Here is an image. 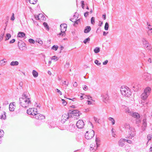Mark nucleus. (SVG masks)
Returning a JSON list of instances; mask_svg holds the SVG:
<instances>
[{
  "mask_svg": "<svg viewBox=\"0 0 152 152\" xmlns=\"http://www.w3.org/2000/svg\"><path fill=\"white\" fill-rule=\"evenodd\" d=\"M93 128V126L92 124L90 123L88 124L87 128L88 130L85 134V138L87 140H90L92 139L94 135V132L92 129Z\"/></svg>",
  "mask_w": 152,
  "mask_h": 152,
  "instance_id": "1",
  "label": "nucleus"
},
{
  "mask_svg": "<svg viewBox=\"0 0 152 152\" xmlns=\"http://www.w3.org/2000/svg\"><path fill=\"white\" fill-rule=\"evenodd\" d=\"M19 103L20 105L24 108H26L29 106L31 103L30 98H20Z\"/></svg>",
  "mask_w": 152,
  "mask_h": 152,
  "instance_id": "2",
  "label": "nucleus"
},
{
  "mask_svg": "<svg viewBox=\"0 0 152 152\" xmlns=\"http://www.w3.org/2000/svg\"><path fill=\"white\" fill-rule=\"evenodd\" d=\"M121 92L122 95L126 97H129L131 95V93L129 89L124 86L121 87Z\"/></svg>",
  "mask_w": 152,
  "mask_h": 152,
  "instance_id": "3",
  "label": "nucleus"
},
{
  "mask_svg": "<svg viewBox=\"0 0 152 152\" xmlns=\"http://www.w3.org/2000/svg\"><path fill=\"white\" fill-rule=\"evenodd\" d=\"M37 113V109L35 108H30L27 110V114L31 115H35Z\"/></svg>",
  "mask_w": 152,
  "mask_h": 152,
  "instance_id": "4",
  "label": "nucleus"
},
{
  "mask_svg": "<svg viewBox=\"0 0 152 152\" xmlns=\"http://www.w3.org/2000/svg\"><path fill=\"white\" fill-rule=\"evenodd\" d=\"M61 33L59 34V35H62L63 36L65 35V32L66 31L67 28V25L66 24H63L60 25Z\"/></svg>",
  "mask_w": 152,
  "mask_h": 152,
  "instance_id": "5",
  "label": "nucleus"
},
{
  "mask_svg": "<svg viewBox=\"0 0 152 152\" xmlns=\"http://www.w3.org/2000/svg\"><path fill=\"white\" fill-rule=\"evenodd\" d=\"M69 112L71 114L75 116L79 117L81 114L80 112L77 110H69Z\"/></svg>",
  "mask_w": 152,
  "mask_h": 152,
  "instance_id": "6",
  "label": "nucleus"
},
{
  "mask_svg": "<svg viewBox=\"0 0 152 152\" xmlns=\"http://www.w3.org/2000/svg\"><path fill=\"white\" fill-rule=\"evenodd\" d=\"M36 119L39 120H42L45 118V116L42 114L37 113L35 115Z\"/></svg>",
  "mask_w": 152,
  "mask_h": 152,
  "instance_id": "7",
  "label": "nucleus"
},
{
  "mask_svg": "<svg viewBox=\"0 0 152 152\" xmlns=\"http://www.w3.org/2000/svg\"><path fill=\"white\" fill-rule=\"evenodd\" d=\"M84 124L83 120H79L77 122L76 126L79 129H82L84 126Z\"/></svg>",
  "mask_w": 152,
  "mask_h": 152,
  "instance_id": "8",
  "label": "nucleus"
},
{
  "mask_svg": "<svg viewBox=\"0 0 152 152\" xmlns=\"http://www.w3.org/2000/svg\"><path fill=\"white\" fill-rule=\"evenodd\" d=\"M18 46L19 48L21 50L25 49L26 48V45L25 43L22 41L19 42Z\"/></svg>",
  "mask_w": 152,
  "mask_h": 152,
  "instance_id": "9",
  "label": "nucleus"
},
{
  "mask_svg": "<svg viewBox=\"0 0 152 152\" xmlns=\"http://www.w3.org/2000/svg\"><path fill=\"white\" fill-rule=\"evenodd\" d=\"M69 117V116L68 114H63L61 118V121L63 123H64Z\"/></svg>",
  "mask_w": 152,
  "mask_h": 152,
  "instance_id": "10",
  "label": "nucleus"
},
{
  "mask_svg": "<svg viewBox=\"0 0 152 152\" xmlns=\"http://www.w3.org/2000/svg\"><path fill=\"white\" fill-rule=\"evenodd\" d=\"M16 105L15 102H12L10 104L9 106V109L10 111H14Z\"/></svg>",
  "mask_w": 152,
  "mask_h": 152,
  "instance_id": "11",
  "label": "nucleus"
},
{
  "mask_svg": "<svg viewBox=\"0 0 152 152\" xmlns=\"http://www.w3.org/2000/svg\"><path fill=\"white\" fill-rule=\"evenodd\" d=\"M96 143L95 142H93L91 143L90 145V150L91 151H94L96 149V148L98 146H96Z\"/></svg>",
  "mask_w": 152,
  "mask_h": 152,
  "instance_id": "12",
  "label": "nucleus"
},
{
  "mask_svg": "<svg viewBox=\"0 0 152 152\" xmlns=\"http://www.w3.org/2000/svg\"><path fill=\"white\" fill-rule=\"evenodd\" d=\"M38 19L41 21H43L45 19V16L42 14H39L37 16Z\"/></svg>",
  "mask_w": 152,
  "mask_h": 152,
  "instance_id": "13",
  "label": "nucleus"
},
{
  "mask_svg": "<svg viewBox=\"0 0 152 152\" xmlns=\"http://www.w3.org/2000/svg\"><path fill=\"white\" fill-rule=\"evenodd\" d=\"M126 141V139H121L118 142L119 145L121 147L123 146L124 145L125 142Z\"/></svg>",
  "mask_w": 152,
  "mask_h": 152,
  "instance_id": "14",
  "label": "nucleus"
},
{
  "mask_svg": "<svg viewBox=\"0 0 152 152\" xmlns=\"http://www.w3.org/2000/svg\"><path fill=\"white\" fill-rule=\"evenodd\" d=\"M103 98V101L105 103L109 102V97L107 94H106L104 96Z\"/></svg>",
  "mask_w": 152,
  "mask_h": 152,
  "instance_id": "15",
  "label": "nucleus"
},
{
  "mask_svg": "<svg viewBox=\"0 0 152 152\" xmlns=\"http://www.w3.org/2000/svg\"><path fill=\"white\" fill-rule=\"evenodd\" d=\"M0 118L4 119L6 118L5 112H4L0 113Z\"/></svg>",
  "mask_w": 152,
  "mask_h": 152,
  "instance_id": "16",
  "label": "nucleus"
},
{
  "mask_svg": "<svg viewBox=\"0 0 152 152\" xmlns=\"http://www.w3.org/2000/svg\"><path fill=\"white\" fill-rule=\"evenodd\" d=\"M148 96L147 94L144 92L141 95V98L143 100H145L147 98Z\"/></svg>",
  "mask_w": 152,
  "mask_h": 152,
  "instance_id": "17",
  "label": "nucleus"
},
{
  "mask_svg": "<svg viewBox=\"0 0 152 152\" xmlns=\"http://www.w3.org/2000/svg\"><path fill=\"white\" fill-rule=\"evenodd\" d=\"M132 115L133 117L134 118H139L140 117V115L139 114L137 113H133L132 114Z\"/></svg>",
  "mask_w": 152,
  "mask_h": 152,
  "instance_id": "18",
  "label": "nucleus"
},
{
  "mask_svg": "<svg viewBox=\"0 0 152 152\" xmlns=\"http://www.w3.org/2000/svg\"><path fill=\"white\" fill-rule=\"evenodd\" d=\"M91 30V28L90 26H87L86 27L84 30L85 33H87L89 32Z\"/></svg>",
  "mask_w": 152,
  "mask_h": 152,
  "instance_id": "19",
  "label": "nucleus"
},
{
  "mask_svg": "<svg viewBox=\"0 0 152 152\" xmlns=\"http://www.w3.org/2000/svg\"><path fill=\"white\" fill-rule=\"evenodd\" d=\"M5 60H6V59H3V60H2L0 61V65L1 66H3L6 64V63L7 62Z\"/></svg>",
  "mask_w": 152,
  "mask_h": 152,
  "instance_id": "20",
  "label": "nucleus"
},
{
  "mask_svg": "<svg viewBox=\"0 0 152 152\" xmlns=\"http://www.w3.org/2000/svg\"><path fill=\"white\" fill-rule=\"evenodd\" d=\"M151 90V89L150 87H147L144 90V93L147 94L149 93Z\"/></svg>",
  "mask_w": 152,
  "mask_h": 152,
  "instance_id": "21",
  "label": "nucleus"
},
{
  "mask_svg": "<svg viewBox=\"0 0 152 152\" xmlns=\"http://www.w3.org/2000/svg\"><path fill=\"white\" fill-rule=\"evenodd\" d=\"M25 36V34L23 32H19L18 35V37H23Z\"/></svg>",
  "mask_w": 152,
  "mask_h": 152,
  "instance_id": "22",
  "label": "nucleus"
},
{
  "mask_svg": "<svg viewBox=\"0 0 152 152\" xmlns=\"http://www.w3.org/2000/svg\"><path fill=\"white\" fill-rule=\"evenodd\" d=\"M4 134V132L2 130L0 129V143L1 142L2 137Z\"/></svg>",
  "mask_w": 152,
  "mask_h": 152,
  "instance_id": "23",
  "label": "nucleus"
},
{
  "mask_svg": "<svg viewBox=\"0 0 152 152\" xmlns=\"http://www.w3.org/2000/svg\"><path fill=\"white\" fill-rule=\"evenodd\" d=\"M32 74L34 77H37L38 76V73L34 70L33 71Z\"/></svg>",
  "mask_w": 152,
  "mask_h": 152,
  "instance_id": "24",
  "label": "nucleus"
},
{
  "mask_svg": "<svg viewBox=\"0 0 152 152\" xmlns=\"http://www.w3.org/2000/svg\"><path fill=\"white\" fill-rule=\"evenodd\" d=\"M43 25L46 28V30L48 31L49 29V28L47 23L46 22H44L43 23Z\"/></svg>",
  "mask_w": 152,
  "mask_h": 152,
  "instance_id": "25",
  "label": "nucleus"
},
{
  "mask_svg": "<svg viewBox=\"0 0 152 152\" xmlns=\"http://www.w3.org/2000/svg\"><path fill=\"white\" fill-rule=\"evenodd\" d=\"M18 64V62L17 61H12L11 62L10 65L11 66L17 65Z\"/></svg>",
  "mask_w": 152,
  "mask_h": 152,
  "instance_id": "26",
  "label": "nucleus"
},
{
  "mask_svg": "<svg viewBox=\"0 0 152 152\" xmlns=\"http://www.w3.org/2000/svg\"><path fill=\"white\" fill-rule=\"evenodd\" d=\"M94 52L95 53H97L100 51V48L98 47L96 48L94 50Z\"/></svg>",
  "mask_w": 152,
  "mask_h": 152,
  "instance_id": "27",
  "label": "nucleus"
},
{
  "mask_svg": "<svg viewBox=\"0 0 152 152\" xmlns=\"http://www.w3.org/2000/svg\"><path fill=\"white\" fill-rule=\"evenodd\" d=\"M11 37V35L10 34L8 33L6 34L5 40H8Z\"/></svg>",
  "mask_w": 152,
  "mask_h": 152,
  "instance_id": "28",
  "label": "nucleus"
},
{
  "mask_svg": "<svg viewBox=\"0 0 152 152\" xmlns=\"http://www.w3.org/2000/svg\"><path fill=\"white\" fill-rule=\"evenodd\" d=\"M37 0H29V2L30 3L32 4H35Z\"/></svg>",
  "mask_w": 152,
  "mask_h": 152,
  "instance_id": "29",
  "label": "nucleus"
},
{
  "mask_svg": "<svg viewBox=\"0 0 152 152\" xmlns=\"http://www.w3.org/2000/svg\"><path fill=\"white\" fill-rule=\"evenodd\" d=\"M4 35V32H2L0 35V42L1 41L3 38Z\"/></svg>",
  "mask_w": 152,
  "mask_h": 152,
  "instance_id": "30",
  "label": "nucleus"
},
{
  "mask_svg": "<svg viewBox=\"0 0 152 152\" xmlns=\"http://www.w3.org/2000/svg\"><path fill=\"white\" fill-rule=\"evenodd\" d=\"M109 121H111L112 122V124L113 125H114L115 123V121L114 119L110 117L109 118Z\"/></svg>",
  "mask_w": 152,
  "mask_h": 152,
  "instance_id": "31",
  "label": "nucleus"
},
{
  "mask_svg": "<svg viewBox=\"0 0 152 152\" xmlns=\"http://www.w3.org/2000/svg\"><path fill=\"white\" fill-rule=\"evenodd\" d=\"M109 27V26H108V23L106 22V23L105 24V25L104 26V29L106 30H107L108 29Z\"/></svg>",
  "mask_w": 152,
  "mask_h": 152,
  "instance_id": "32",
  "label": "nucleus"
},
{
  "mask_svg": "<svg viewBox=\"0 0 152 152\" xmlns=\"http://www.w3.org/2000/svg\"><path fill=\"white\" fill-rule=\"evenodd\" d=\"M90 39L89 37H88L86 39H85L83 41V43L85 44H86L87 42H89L90 41Z\"/></svg>",
  "mask_w": 152,
  "mask_h": 152,
  "instance_id": "33",
  "label": "nucleus"
},
{
  "mask_svg": "<svg viewBox=\"0 0 152 152\" xmlns=\"http://www.w3.org/2000/svg\"><path fill=\"white\" fill-rule=\"evenodd\" d=\"M100 140L98 138H96V139L95 141L94 142H95L96 143V145L97 146H99V145L98 144V142H100Z\"/></svg>",
  "mask_w": 152,
  "mask_h": 152,
  "instance_id": "34",
  "label": "nucleus"
},
{
  "mask_svg": "<svg viewBox=\"0 0 152 152\" xmlns=\"http://www.w3.org/2000/svg\"><path fill=\"white\" fill-rule=\"evenodd\" d=\"M91 23L92 24H94L95 23V18L94 17H92L91 18Z\"/></svg>",
  "mask_w": 152,
  "mask_h": 152,
  "instance_id": "35",
  "label": "nucleus"
},
{
  "mask_svg": "<svg viewBox=\"0 0 152 152\" xmlns=\"http://www.w3.org/2000/svg\"><path fill=\"white\" fill-rule=\"evenodd\" d=\"M58 48V46L57 45H54L52 48V49L55 50H56Z\"/></svg>",
  "mask_w": 152,
  "mask_h": 152,
  "instance_id": "36",
  "label": "nucleus"
},
{
  "mask_svg": "<svg viewBox=\"0 0 152 152\" xmlns=\"http://www.w3.org/2000/svg\"><path fill=\"white\" fill-rule=\"evenodd\" d=\"M145 47L147 48L148 50H149L150 49L151 46L149 44H146V45H145Z\"/></svg>",
  "mask_w": 152,
  "mask_h": 152,
  "instance_id": "37",
  "label": "nucleus"
},
{
  "mask_svg": "<svg viewBox=\"0 0 152 152\" xmlns=\"http://www.w3.org/2000/svg\"><path fill=\"white\" fill-rule=\"evenodd\" d=\"M28 41L31 43L34 44L35 42L34 40L31 39H29Z\"/></svg>",
  "mask_w": 152,
  "mask_h": 152,
  "instance_id": "38",
  "label": "nucleus"
},
{
  "mask_svg": "<svg viewBox=\"0 0 152 152\" xmlns=\"http://www.w3.org/2000/svg\"><path fill=\"white\" fill-rule=\"evenodd\" d=\"M61 100L62 104L64 106L66 105L67 104V102L64 99H62Z\"/></svg>",
  "mask_w": 152,
  "mask_h": 152,
  "instance_id": "39",
  "label": "nucleus"
},
{
  "mask_svg": "<svg viewBox=\"0 0 152 152\" xmlns=\"http://www.w3.org/2000/svg\"><path fill=\"white\" fill-rule=\"evenodd\" d=\"M94 62L96 64H97L98 65H100L101 64V63H100V62L99 63V61L97 60H96Z\"/></svg>",
  "mask_w": 152,
  "mask_h": 152,
  "instance_id": "40",
  "label": "nucleus"
},
{
  "mask_svg": "<svg viewBox=\"0 0 152 152\" xmlns=\"http://www.w3.org/2000/svg\"><path fill=\"white\" fill-rule=\"evenodd\" d=\"M37 42L38 43H39L40 44H42V41L40 39H37L36 40Z\"/></svg>",
  "mask_w": 152,
  "mask_h": 152,
  "instance_id": "41",
  "label": "nucleus"
},
{
  "mask_svg": "<svg viewBox=\"0 0 152 152\" xmlns=\"http://www.w3.org/2000/svg\"><path fill=\"white\" fill-rule=\"evenodd\" d=\"M14 14L13 13L12 14V16L11 18V20H15Z\"/></svg>",
  "mask_w": 152,
  "mask_h": 152,
  "instance_id": "42",
  "label": "nucleus"
},
{
  "mask_svg": "<svg viewBox=\"0 0 152 152\" xmlns=\"http://www.w3.org/2000/svg\"><path fill=\"white\" fill-rule=\"evenodd\" d=\"M80 20H77V21H76L75 22V23L74 24V25L75 26L76 24H77L78 23H80Z\"/></svg>",
  "mask_w": 152,
  "mask_h": 152,
  "instance_id": "43",
  "label": "nucleus"
},
{
  "mask_svg": "<svg viewBox=\"0 0 152 152\" xmlns=\"http://www.w3.org/2000/svg\"><path fill=\"white\" fill-rule=\"evenodd\" d=\"M147 25H148V26H149L148 27V28L150 30H151L152 29V27H151V26L148 23H147Z\"/></svg>",
  "mask_w": 152,
  "mask_h": 152,
  "instance_id": "44",
  "label": "nucleus"
},
{
  "mask_svg": "<svg viewBox=\"0 0 152 152\" xmlns=\"http://www.w3.org/2000/svg\"><path fill=\"white\" fill-rule=\"evenodd\" d=\"M63 84L65 85L66 86H68V82H66V81H64V82L63 83Z\"/></svg>",
  "mask_w": 152,
  "mask_h": 152,
  "instance_id": "45",
  "label": "nucleus"
},
{
  "mask_svg": "<svg viewBox=\"0 0 152 152\" xmlns=\"http://www.w3.org/2000/svg\"><path fill=\"white\" fill-rule=\"evenodd\" d=\"M22 97H21V98H28L27 96L26 95V94H23L22 95Z\"/></svg>",
  "mask_w": 152,
  "mask_h": 152,
  "instance_id": "46",
  "label": "nucleus"
},
{
  "mask_svg": "<svg viewBox=\"0 0 152 152\" xmlns=\"http://www.w3.org/2000/svg\"><path fill=\"white\" fill-rule=\"evenodd\" d=\"M151 135H148V136L147 137V138L148 140V141L150 140H151Z\"/></svg>",
  "mask_w": 152,
  "mask_h": 152,
  "instance_id": "47",
  "label": "nucleus"
},
{
  "mask_svg": "<svg viewBox=\"0 0 152 152\" xmlns=\"http://www.w3.org/2000/svg\"><path fill=\"white\" fill-rule=\"evenodd\" d=\"M81 4H82V8L83 9H84V1H81Z\"/></svg>",
  "mask_w": 152,
  "mask_h": 152,
  "instance_id": "48",
  "label": "nucleus"
},
{
  "mask_svg": "<svg viewBox=\"0 0 152 152\" xmlns=\"http://www.w3.org/2000/svg\"><path fill=\"white\" fill-rule=\"evenodd\" d=\"M57 91L58 93H59L60 95H61L62 94V93L61 91H60V90H59L58 89H57Z\"/></svg>",
  "mask_w": 152,
  "mask_h": 152,
  "instance_id": "49",
  "label": "nucleus"
},
{
  "mask_svg": "<svg viewBox=\"0 0 152 152\" xmlns=\"http://www.w3.org/2000/svg\"><path fill=\"white\" fill-rule=\"evenodd\" d=\"M51 59L52 60H53V59H54V60L56 59V60H58L57 58V57H55V56H53L52 57V58H51Z\"/></svg>",
  "mask_w": 152,
  "mask_h": 152,
  "instance_id": "50",
  "label": "nucleus"
},
{
  "mask_svg": "<svg viewBox=\"0 0 152 152\" xmlns=\"http://www.w3.org/2000/svg\"><path fill=\"white\" fill-rule=\"evenodd\" d=\"M88 12H86L84 13V15L85 17H87V16H88Z\"/></svg>",
  "mask_w": 152,
  "mask_h": 152,
  "instance_id": "51",
  "label": "nucleus"
},
{
  "mask_svg": "<svg viewBox=\"0 0 152 152\" xmlns=\"http://www.w3.org/2000/svg\"><path fill=\"white\" fill-rule=\"evenodd\" d=\"M15 39H12L10 41V43H13L14 42H15Z\"/></svg>",
  "mask_w": 152,
  "mask_h": 152,
  "instance_id": "52",
  "label": "nucleus"
},
{
  "mask_svg": "<svg viewBox=\"0 0 152 152\" xmlns=\"http://www.w3.org/2000/svg\"><path fill=\"white\" fill-rule=\"evenodd\" d=\"M126 141L128 143H132V141L131 140H126Z\"/></svg>",
  "mask_w": 152,
  "mask_h": 152,
  "instance_id": "53",
  "label": "nucleus"
},
{
  "mask_svg": "<svg viewBox=\"0 0 152 152\" xmlns=\"http://www.w3.org/2000/svg\"><path fill=\"white\" fill-rule=\"evenodd\" d=\"M108 62V61L107 60H105L104 62H103V64H104V65L106 64H107Z\"/></svg>",
  "mask_w": 152,
  "mask_h": 152,
  "instance_id": "54",
  "label": "nucleus"
},
{
  "mask_svg": "<svg viewBox=\"0 0 152 152\" xmlns=\"http://www.w3.org/2000/svg\"><path fill=\"white\" fill-rule=\"evenodd\" d=\"M77 86V84L76 82H75L73 84V86L75 87H76Z\"/></svg>",
  "mask_w": 152,
  "mask_h": 152,
  "instance_id": "55",
  "label": "nucleus"
},
{
  "mask_svg": "<svg viewBox=\"0 0 152 152\" xmlns=\"http://www.w3.org/2000/svg\"><path fill=\"white\" fill-rule=\"evenodd\" d=\"M87 89V87L86 86H84V87H83V89L84 90H86Z\"/></svg>",
  "mask_w": 152,
  "mask_h": 152,
  "instance_id": "56",
  "label": "nucleus"
},
{
  "mask_svg": "<svg viewBox=\"0 0 152 152\" xmlns=\"http://www.w3.org/2000/svg\"><path fill=\"white\" fill-rule=\"evenodd\" d=\"M19 85L20 87H22L23 85V83L22 82H20L19 84Z\"/></svg>",
  "mask_w": 152,
  "mask_h": 152,
  "instance_id": "57",
  "label": "nucleus"
},
{
  "mask_svg": "<svg viewBox=\"0 0 152 152\" xmlns=\"http://www.w3.org/2000/svg\"><path fill=\"white\" fill-rule=\"evenodd\" d=\"M87 102H88V104H92V103H91V101H88Z\"/></svg>",
  "mask_w": 152,
  "mask_h": 152,
  "instance_id": "58",
  "label": "nucleus"
},
{
  "mask_svg": "<svg viewBox=\"0 0 152 152\" xmlns=\"http://www.w3.org/2000/svg\"><path fill=\"white\" fill-rule=\"evenodd\" d=\"M87 98L88 99H90L91 98V97L89 96H86Z\"/></svg>",
  "mask_w": 152,
  "mask_h": 152,
  "instance_id": "59",
  "label": "nucleus"
},
{
  "mask_svg": "<svg viewBox=\"0 0 152 152\" xmlns=\"http://www.w3.org/2000/svg\"><path fill=\"white\" fill-rule=\"evenodd\" d=\"M148 61L150 63H151V59L150 58H149L148 59Z\"/></svg>",
  "mask_w": 152,
  "mask_h": 152,
  "instance_id": "60",
  "label": "nucleus"
},
{
  "mask_svg": "<svg viewBox=\"0 0 152 152\" xmlns=\"http://www.w3.org/2000/svg\"><path fill=\"white\" fill-rule=\"evenodd\" d=\"M107 34V33L106 32H105L104 31V32H103V35L104 36H106Z\"/></svg>",
  "mask_w": 152,
  "mask_h": 152,
  "instance_id": "61",
  "label": "nucleus"
},
{
  "mask_svg": "<svg viewBox=\"0 0 152 152\" xmlns=\"http://www.w3.org/2000/svg\"><path fill=\"white\" fill-rule=\"evenodd\" d=\"M103 16L104 17V19L105 20L106 19V15H103Z\"/></svg>",
  "mask_w": 152,
  "mask_h": 152,
  "instance_id": "62",
  "label": "nucleus"
},
{
  "mask_svg": "<svg viewBox=\"0 0 152 152\" xmlns=\"http://www.w3.org/2000/svg\"><path fill=\"white\" fill-rule=\"evenodd\" d=\"M48 73L50 75H51V72L50 71H48Z\"/></svg>",
  "mask_w": 152,
  "mask_h": 152,
  "instance_id": "63",
  "label": "nucleus"
},
{
  "mask_svg": "<svg viewBox=\"0 0 152 152\" xmlns=\"http://www.w3.org/2000/svg\"><path fill=\"white\" fill-rule=\"evenodd\" d=\"M67 98V99H69V100H72V101H74V100H73L74 99V98H73V99H69V98Z\"/></svg>",
  "mask_w": 152,
  "mask_h": 152,
  "instance_id": "64",
  "label": "nucleus"
}]
</instances>
